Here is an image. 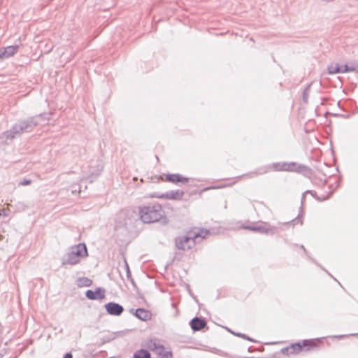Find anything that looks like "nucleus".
Segmentation results:
<instances>
[{
    "label": "nucleus",
    "mask_w": 358,
    "mask_h": 358,
    "mask_svg": "<svg viewBox=\"0 0 358 358\" xmlns=\"http://www.w3.org/2000/svg\"><path fill=\"white\" fill-rule=\"evenodd\" d=\"M63 358H73V355L71 352H66L64 354Z\"/></svg>",
    "instance_id": "nucleus-37"
},
{
    "label": "nucleus",
    "mask_w": 358,
    "mask_h": 358,
    "mask_svg": "<svg viewBox=\"0 0 358 358\" xmlns=\"http://www.w3.org/2000/svg\"><path fill=\"white\" fill-rule=\"evenodd\" d=\"M311 84L308 85L306 88L303 90L302 93V99L304 103H307L308 101V92L310 90Z\"/></svg>",
    "instance_id": "nucleus-27"
},
{
    "label": "nucleus",
    "mask_w": 358,
    "mask_h": 358,
    "mask_svg": "<svg viewBox=\"0 0 358 358\" xmlns=\"http://www.w3.org/2000/svg\"><path fill=\"white\" fill-rule=\"evenodd\" d=\"M174 242L176 247L181 250H189L196 244V241L190 236H177L175 238Z\"/></svg>",
    "instance_id": "nucleus-5"
},
{
    "label": "nucleus",
    "mask_w": 358,
    "mask_h": 358,
    "mask_svg": "<svg viewBox=\"0 0 358 358\" xmlns=\"http://www.w3.org/2000/svg\"><path fill=\"white\" fill-rule=\"evenodd\" d=\"M130 312L138 319L146 322L151 320L152 313L150 310L143 308H138L135 310L131 309Z\"/></svg>",
    "instance_id": "nucleus-11"
},
{
    "label": "nucleus",
    "mask_w": 358,
    "mask_h": 358,
    "mask_svg": "<svg viewBox=\"0 0 358 358\" xmlns=\"http://www.w3.org/2000/svg\"><path fill=\"white\" fill-rule=\"evenodd\" d=\"M88 250L85 243H79L69 248V251L62 257L61 264L62 266H74L80 262L83 258L88 257Z\"/></svg>",
    "instance_id": "nucleus-3"
},
{
    "label": "nucleus",
    "mask_w": 358,
    "mask_h": 358,
    "mask_svg": "<svg viewBox=\"0 0 358 358\" xmlns=\"http://www.w3.org/2000/svg\"><path fill=\"white\" fill-rule=\"evenodd\" d=\"M244 358H246V357H244Z\"/></svg>",
    "instance_id": "nucleus-46"
},
{
    "label": "nucleus",
    "mask_w": 358,
    "mask_h": 358,
    "mask_svg": "<svg viewBox=\"0 0 358 358\" xmlns=\"http://www.w3.org/2000/svg\"><path fill=\"white\" fill-rule=\"evenodd\" d=\"M356 69H357L356 66L354 65L348 66V64H345L343 66H341L342 71H341V73L355 71Z\"/></svg>",
    "instance_id": "nucleus-26"
},
{
    "label": "nucleus",
    "mask_w": 358,
    "mask_h": 358,
    "mask_svg": "<svg viewBox=\"0 0 358 358\" xmlns=\"http://www.w3.org/2000/svg\"><path fill=\"white\" fill-rule=\"evenodd\" d=\"M8 215V213H6V210L5 209H1L0 210V217L1 216H3V217H6Z\"/></svg>",
    "instance_id": "nucleus-36"
},
{
    "label": "nucleus",
    "mask_w": 358,
    "mask_h": 358,
    "mask_svg": "<svg viewBox=\"0 0 358 358\" xmlns=\"http://www.w3.org/2000/svg\"><path fill=\"white\" fill-rule=\"evenodd\" d=\"M106 313L110 315L120 316L124 312V307L118 303L110 301L104 305Z\"/></svg>",
    "instance_id": "nucleus-8"
},
{
    "label": "nucleus",
    "mask_w": 358,
    "mask_h": 358,
    "mask_svg": "<svg viewBox=\"0 0 358 358\" xmlns=\"http://www.w3.org/2000/svg\"><path fill=\"white\" fill-rule=\"evenodd\" d=\"M50 114L40 113L37 115L31 116L26 119L19 120L15 123L10 129L5 131L1 138L6 141H13L14 138L20 137L24 133L31 132L35 127L39 124L38 119L42 118L44 120L50 119Z\"/></svg>",
    "instance_id": "nucleus-1"
},
{
    "label": "nucleus",
    "mask_w": 358,
    "mask_h": 358,
    "mask_svg": "<svg viewBox=\"0 0 358 358\" xmlns=\"http://www.w3.org/2000/svg\"><path fill=\"white\" fill-rule=\"evenodd\" d=\"M272 167H273V169L275 171H281V167H280V162H276V163L272 164Z\"/></svg>",
    "instance_id": "nucleus-34"
},
{
    "label": "nucleus",
    "mask_w": 358,
    "mask_h": 358,
    "mask_svg": "<svg viewBox=\"0 0 358 358\" xmlns=\"http://www.w3.org/2000/svg\"><path fill=\"white\" fill-rule=\"evenodd\" d=\"M184 192L180 189L171 190L163 194L153 193L150 195L152 198L165 199L171 200H181L184 196Z\"/></svg>",
    "instance_id": "nucleus-7"
},
{
    "label": "nucleus",
    "mask_w": 358,
    "mask_h": 358,
    "mask_svg": "<svg viewBox=\"0 0 358 358\" xmlns=\"http://www.w3.org/2000/svg\"><path fill=\"white\" fill-rule=\"evenodd\" d=\"M327 183V180L325 178L323 181V185H325Z\"/></svg>",
    "instance_id": "nucleus-39"
},
{
    "label": "nucleus",
    "mask_w": 358,
    "mask_h": 358,
    "mask_svg": "<svg viewBox=\"0 0 358 358\" xmlns=\"http://www.w3.org/2000/svg\"><path fill=\"white\" fill-rule=\"evenodd\" d=\"M281 171H287V162L280 163Z\"/></svg>",
    "instance_id": "nucleus-35"
},
{
    "label": "nucleus",
    "mask_w": 358,
    "mask_h": 358,
    "mask_svg": "<svg viewBox=\"0 0 358 358\" xmlns=\"http://www.w3.org/2000/svg\"><path fill=\"white\" fill-rule=\"evenodd\" d=\"M226 329H227L229 332H230V333H231V334H232V332H234L233 331H231V330L230 329H229L228 327H226Z\"/></svg>",
    "instance_id": "nucleus-40"
},
{
    "label": "nucleus",
    "mask_w": 358,
    "mask_h": 358,
    "mask_svg": "<svg viewBox=\"0 0 358 358\" xmlns=\"http://www.w3.org/2000/svg\"><path fill=\"white\" fill-rule=\"evenodd\" d=\"M78 282L80 287H90L92 284V280L87 277L80 278Z\"/></svg>",
    "instance_id": "nucleus-25"
},
{
    "label": "nucleus",
    "mask_w": 358,
    "mask_h": 358,
    "mask_svg": "<svg viewBox=\"0 0 358 358\" xmlns=\"http://www.w3.org/2000/svg\"><path fill=\"white\" fill-rule=\"evenodd\" d=\"M257 232H259L261 234H273L275 233L273 228H268L265 225H257L256 229Z\"/></svg>",
    "instance_id": "nucleus-22"
},
{
    "label": "nucleus",
    "mask_w": 358,
    "mask_h": 358,
    "mask_svg": "<svg viewBox=\"0 0 358 358\" xmlns=\"http://www.w3.org/2000/svg\"><path fill=\"white\" fill-rule=\"evenodd\" d=\"M280 351L282 354L286 355L287 356L292 355L291 353V350L289 348V346L282 348Z\"/></svg>",
    "instance_id": "nucleus-31"
},
{
    "label": "nucleus",
    "mask_w": 358,
    "mask_h": 358,
    "mask_svg": "<svg viewBox=\"0 0 358 358\" xmlns=\"http://www.w3.org/2000/svg\"><path fill=\"white\" fill-rule=\"evenodd\" d=\"M161 358H173V352L171 350H166L164 345L161 344L155 352Z\"/></svg>",
    "instance_id": "nucleus-14"
},
{
    "label": "nucleus",
    "mask_w": 358,
    "mask_h": 358,
    "mask_svg": "<svg viewBox=\"0 0 358 358\" xmlns=\"http://www.w3.org/2000/svg\"><path fill=\"white\" fill-rule=\"evenodd\" d=\"M124 267L126 271V275H127V280L129 281H130V282L131 283V285H133L134 287H137V285H136L134 278L131 276V271H130L129 264H128L126 259H124Z\"/></svg>",
    "instance_id": "nucleus-17"
},
{
    "label": "nucleus",
    "mask_w": 358,
    "mask_h": 358,
    "mask_svg": "<svg viewBox=\"0 0 358 358\" xmlns=\"http://www.w3.org/2000/svg\"><path fill=\"white\" fill-rule=\"evenodd\" d=\"M140 220L146 224L157 222L166 219L162 206L157 202H150L138 206Z\"/></svg>",
    "instance_id": "nucleus-2"
},
{
    "label": "nucleus",
    "mask_w": 358,
    "mask_h": 358,
    "mask_svg": "<svg viewBox=\"0 0 358 358\" xmlns=\"http://www.w3.org/2000/svg\"><path fill=\"white\" fill-rule=\"evenodd\" d=\"M172 306L174 308L176 306L175 303H172Z\"/></svg>",
    "instance_id": "nucleus-45"
},
{
    "label": "nucleus",
    "mask_w": 358,
    "mask_h": 358,
    "mask_svg": "<svg viewBox=\"0 0 358 358\" xmlns=\"http://www.w3.org/2000/svg\"><path fill=\"white\" fill-rule=\"evenodd\" d=\"M85 297L90 300L103 299L106 296V289L103 287H99L94 291L87 289L85 293Z\"/></svg>",
    "instance_id": "nucleus-9"
},
{
    "label": "nucleus",
    "mask_w": 358,
    "mask_h": 358,
    "mask_svg": "<svg viewBox=\"0 0 358 358\" xmlns=\"http://www.w3.org/2000/svg\"><path fill=\"white\" fill-rule=\"evenodd\" d=\"M248 351L249 352H254V351H255V349H254V348H253L252 346H250V347L248 348Z\"/></svg>",
    "instance_id": "nucleus-38"
},
{
    "label": "nucleus",
    "mask_w": 358,
    "mask_h": 358,
    "mask_svg": "<svg viewBox=\"0 0 358 358\" xmlns=\"http://www.w3.org/2000/svg\"><path fill=\"white\" fill-rule=\"evenodd\" d=\"M355 335H357V334H350V336H355Z\"/></svg>",
    "instance_id": "nucleus-44"
},
{
    "label": "nucleus",
    "mask_w": 358,
    "mask_h": 358,
    "mask_svg": "<svg viewBox=\"0 0 358 358\" xmlns=\"http://www.w3.org/2000/svg\"><path fill=\"white\" fill-rule=\"evenodd\" d=\"M299 173H302L304 176L307 177V178H311V177L313 176V174H314V171L313 169H311L310 167L307 166H305V165H301V167L300 169H299Z\"/></svg>",
    "instance_id": "nucleus-19"
},
{
    "label": "nucleus",
    "mask_w": 358,
    "mask_h": 358,
    "mask_svg": "<svg viewBox=\"0 0 358 358\" xmlns=\"http://www.w3.org/2000/svg\"><path fill=\"white\" fill-rule=\"evenodd\" d=\"M302 164H298L296 162H289L287 163V171H294L299 173V169H301Z\"/></svg>",
    "instance_id": "nucleus-23"
},
{
    "label": "nucleus",
    "mask_w": 358,
    "mask_h": 358,
    "mask_svg": "<svg viewBox=\"0 0 358 358\" xmlns=\"http://www.w3.org/2000/svg\"><path fill=\"white\" fill-rule=\"evenodd\" d=\"M324 167H329V166L326 163H324L322 165H319L315 168L320 173H322L324 176H327V173L324 172L323 169Z\"/></svg>",
    "instance_id": "nucleus-29"
},
{
    "label": "nucleus",
    "mask_w": 358,
    "mask_h": 358,
    "mask_svg": "<svg viewBox=\"0 0 358 358\" xmlns=\"http://www.w3.org/2000/svg\"><path fill=\"white\" fill-rule=\"evenodd\" d=\"M134 358H151V355L148 350L145 349H140L135 352L133 355Z\"/></svg>",
    "instance_id": "nucleus-18"
},
{
    "label": "nucleus",
    "mask_w": 358,
    "mask_h": 358,
    "mask_svg": "<svg viewBox=\"0 0 358 358\" xmlns=\"http://www.w3.org/2000/svg\"><path fill=\"white\" fill-rule=\"evenodd\" d=\"M243 229L252 231H256L257 225H245L243 227Z\"/></svg>",
    "instance_id": "nucleus-32"
},
{
    "label": "nucleus",
    "mask_w": 358,
    "mask_h": 358,
    "mask_svg": "<svg viewBox=\"0 0 358 358\" xmlns=\"http://www.w3.org/2000/svg\"><path fill=\"white\" fill-rule=\"evenodd\" d=\"M306 194H305V192L302 194L299 213L298 216L292 221V222H294V224L297 222H299L301 224H303V220H302L301 217H302L303 213V206H304L305 201H306Z\"/></svg>",
    "instance_id": "nucleus-15"
},
{
    "label": "nucleus",
    "mask_w": 358,
    "mask_h": 358,
    "mask_svg": "<svg viewBox=\"0 0 358 358\" xmlns=\"http://www.w3.org/2000/svg\"><path fill=\"white\" fill-rule=\"evenodd\" d=\"M155 177H156L157 180H158L162 178V176H160L159 178H157V176H155Z\"/></svg>",
    "instance_id": "nucleus-43"
},
{
    "label": "nucleus",
    "mask_w": 358,
    "mask_h": 358,
    "mask_svg": "<svg viewBox=\"0 0 358 358\" xmlns=\"http://www.w3.org/2000/svg\"><path fill=\"white\" fill-rule=\"evenodd\" d=\"M316 347L315 341L313 340H304L302 343L298 342L292 343L289 346L291 353L292 355L297 354L302 351L303 348H306V350H310L313 348Z\"/></svg>",
    "instance_id": "nucleus-6"
},
{
    "label": "nucleus",
    "mask_w": 358,
    "mask_h": 358,
    "mask_svg": "<svg viewBox=\"0 0 358 358\" xmlns=\"http://www.w3.org/2000/svg\"><path fill=\"white\" fill-rule=\"evenodd\" d=\"M345 336H346L345 335H340V336H338L337 337L338 338H343Z\"/></svg>",
    "instance_id": "nucleus-42"
},
{
    "label": "nucleus",
    "mask_w": 358,
    "mask_h": 358,
    "mask_svg": "<svg viewBox=\"0 0 358 358\" xmlns=\"http://www.w3.org/2000/svg\"><path fill=\"white\" fill-rule=\"evenodd\" d=\"M131 220L129 217V212L122 210L116 216L115 222V231L117 234L119 231L121 234H127L129 231L128 226L131 224Z\"/></svg>",
    "instance_id": "nucleus-4"
},
{
    "label": "nucleus",
    "mask_w": 358,
    "mask_h": 358,
    "mask_svg": "<svg viewBox=\"0 0 358 358\" xmlns=\"http://www.w3.org/2000/svg\"><path fill=\"white\" fill-rule=\"evenodd\" d=\"M31 183V180L30 179H24L23 180L19 182L20 185L25 186L30 185Z\"/></svg>",
    "instance_id": "nucleus-33"
},
{
    "label": "nucleus",
    "mask_w": 358,
    "mask_h": 358,
    "mask_svg": "<svg viewBox=\"0 0 358 358\" xmlns=\"http://www.w3.org/2000/svg\"><path fill=\"white\" fill-rule=\"evenodd\" d=\"M18 45H9L0 48V61L13 56L19 50Z\"/></svg>",
    "instance_id": "nucleus-10"
},
{
    "label": "nucleus",
    "mask_w": 358,
    "mask_h": 358,
    "mask_svg": "<svg viewBox=\"0 0 358 358\" xmlns=\"http://www.w3.org/2000/svg\"><path fill=\"white\" fill-rule=\"evenodd\" d=\"M301 248L306 252V250L303 245H301Z\"/></svg>",
    "instance_id": "nucleus-41"
},
{
    "label": "nucleus",
    "mask_w": 358,
    "mask_h": 358,
    "mask_svg": "<svg viewBox=\"0 0 358 358\" xmlns=\"http://www.w3.org/2000/svg\"><path fill=\"white\" fill-rule=\"evenodd\" d=\"M232 334L238 336V337H240V338H242L243 339H245L247 341H251V342H254V343H256L257 341L255 340H254L253 338H250V336H248V335L245 334H243V333H239V332H232Z\"/></svg>",
    "instance_id": "nucleus-28"
},
{
    "label": "nucleus",
    "mask_w": 358,
    "mask_h": 358,
    "mask_svg": "<svg viewBox=\"0 0 358 358\" xmlns=\"http://www.w3.org/2000/svg\"><path fill=\"white\" fill-rule=\"evenodd\" d=\"M341 66L339 65V64L336 63L335 64H332L327 67V72L329 74H336V73H341Z\"/></svg>",
    "instance_id": "nucleus-20"
},
{
    "label": "nucleus",
    "mask_w": 358,
    "mask_h": 358,
    "mask_svg": "<svg viewBox=\"0 0 358 358\" xmlns=\"http://www.w3.org/2000/svg\"><path fill=\"white\" fill-rule=\"evenodd\" d=\"M99 175V173L98 172L96 173H92L91 175L87 177L86 180H88L90 182H92L94 180H95L98 177Z\"/></svg>",
    "instance_id": "nucleus-30"
},
{
    "label": "nucleus",
    "mask_w": 358,
    "mask_h": 358,
    "mask_svg": "<svg viewBox=\"0 0 358 358\" xmlns=\"http://www.w3.org/2000/svg\"><path fill=\"white\" fill-rule=\"evenodd\" d=\"M189 326L193 331H199L206 326V322L204 318L194 317L190 320Z\"/></svg>",
    "instance_id": "nucleus-12"
},
{
    "label": "nucleus",
    "mask_w": 358,
    "mask_h": 358,
    "mask_svg": "<svg viewBox=\"0 0 358 358\" xmlns=\"http://www.w3.org/2000/svg\"><path fill=\"white\" fill-rule=\"evenodd\" d=\"M161 344L159 343H157L156 339H149L145 343V347L151 350L155 351L156 352L157 350H158L159 345Z\"/></svg>",
    "instance_id": "nucleus-16"
},
{
    "label": "nucleus",
    "mask_w": 358,
    "mask_h": 358,
    "mask_svg": "<svg viewBox=\"0 0 358 358\" xmlns=\"http://www.w3.org/2000/svg\"><path fill=\"white\" fill-rule=\"evenodd\" d=\"M166 180L173 183L181 182L183 184L189 182L187 177L182 176L179 173H167L166 176Z\"/></svg>",
    "instance_id": "nucleus-13"
},
{
    "label": "nucleus",
    "mask_w": 358,
    "mask_h": 358,
    "mask_svg": "<svg viewBox=\"0 0 358 358\" xmlns=\"http://www.w3.org/2000/svg\"><path fill=\"white\" fill-rule=\"evenodd\" d=\"M305 194H310L313 198H315L318 201H324L329 199V196L332 194V192H330L326 196H324L322 198L318 196L316 194V192L313 190H306L305 191Z\"/></svg>",
    "instance_id": "nucleus-21"
},
{
    "label": "nucleus",
    "mask_w": 358,
    "mask_h": 358,
    "mask_svg": "<svg viewBox=\"0 0 358 358\" xmlns=\"http://www.w3.org/2000/svg\"><path fill=\"white\" fill-rule=\"evenodd\" d=\"M209 234V231L204 229H199V231L194 234L192 236L194 240L196 241V238H201V239L206 238V235Z\"/></svg>",
    "instance_id": "nucleus-24"
}]
</instances>
